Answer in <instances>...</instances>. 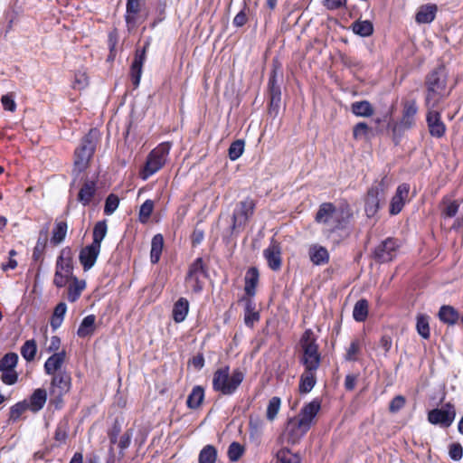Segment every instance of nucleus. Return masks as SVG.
<instances>
[{
  "label": "nucleus",
  "mask_w": 463,
  "mask_h": 463,
  "mask_svg": "<svg viewBox=\"0 0 463 463\" xmlns=\"http://www.w3.org/2000/svg\"><path fill=\"white\" fill-rule=\"evenodd\" d=\"M241 301L244 303V324L247 327L253 328L260 320V313L256 309V303L250 298L242 297Z\"/></svg>",
  "instance_id": "nucleus-24"
},
{
  "label": "nucleus",
  "mask_w": 463,
  "mask_h": 463,
  "mask_svg": "<svg viewBox=\"0 0 463 463\" xmlns=\"http://www.w3.org/2000/svg\"><path fill=\"white\" fill-rule=\"evenodd\" d=\"M438 317L443 324L448 326H454L460 319L458 310L449 305L441 306L439 310Z\"/></svg>",
  "instance_id": "nucleus-31"
},
{
  "label": "nucleus",
  "mask_w": 463,
  "mask_h": 463,
  "mask_svg": "<svg viewBox=\"0 0 463 463\" xmlns=\"http://www.w3.org/2000/svg\"><path fill=\"white\" fill-rule=\"evenodd\" d=\"M47 401V392L43 388H38L33 391L27 401L29 411L33 413L40 411Z\"/></svg>",
  "instance_id": "nucleus-27"
},
{
  "label": "nucleus",
  "mask_w": 463,
  "mask_h": 463,
  "mask_svg": "<svg viewBox=\"0 0 463 463\" xmlns=\"http://www.w3.org/2000/svg\"><path fill=\"white\" fill-rule=\"evenodd\" d=\"M1 381L6 385H13L18 381V373L14 369L0 370Z\"/></svg>",
  "instance_id": "nucleus-62"
},
{
  "label": "nucleus",
  "mask_w": 463,
  "mask_h": 463,
  "mask_svg": "<svg viewBox=\"0 0 463 463\" xmlns=\"http://www.w3.org/2000/svg\"><path fill=\"white\" fill-rule=\"evenodd\" d=\"M351 111L356 117L369 118L373 115L374 109L368 100L355 101L351 104Z\"/></svg>",
  "instance_id": "nucleus-37"
},
{
  "label": "nucleus",
  "mask_w": 463,
  "mask_h": 463,
  "mask_svg": "<svg viewBox=\"0 0 463 463\" xmlns=\"http://www.w3.org/2000/svg\"><path fill=\"white\" fill-rule=\"evenodd\" d=\"M371 128L365 122H359L353 128V137L354 139H360L363 137H367Z\"/></svg>",
  "instance_id": "nucleus-63"
},
{
  "label": "nucleus",
  "mask_w": 463,
  "mask_h": 463,
  "mask_svg": "<svg viewBox=\"0 0 463 463\" xmlns=\"http://www.w3.org/2000/svg\"><path fill=\"white\" fill-rule=\"evenodd\" d=\"M66 357L65 351L54 353L51 355L44 363V371L46 374L54 375L59 371H61V367L63 364Z\"/></svg>",
  "instance_id": "nucleus-29"
},
{
  "label": "nucleus",
  "mask_w": 463,
  "mask_h": 463,
  "mask_svg": "<svg viewBox=\"0 0 463 463\" xmlns=\"http://www.w3.org/2000/svg\"><path fill=\"white\" fill-rule=\"evenodd\" d=\"M402 247L401 241L395 237H387L380 241L372 251V259L379 264L394 260Z\"/></svg>",
  "instance_id": "nucleus-11"
},
{
  "label": "nucleus",
  "mask_w": 463,
  "mask_h": 463,
  "mask_svg": "<svg viewBox=\"0 0 463 463\" xmlns=\"http://www.w3.org/2000/svg\"><path fill=\"white\" fill-rule=\"evenodd\" d=\"M362 350V343L358 338H354L351 341L348 348L345 354V360L347 362L358 361V356Z\"/></svg>",
  "instance_id": "nucleus-51"
},
{
  "label": "nucleus",
  "mask_w": 463,
  "mask_h": 463,
  "mask_svg": "<svg viewBox=\"0 0 463 463\" xmlns=\"http://www.w3.org/2000/svg\"><path fill=\"white\" fill-rule=\"evenodd\" d=\"M309 430L308 426L300 425L297 418H290L286 429L287 442L291 445L298 443Z\"/></svg>",
  "instance_id": "nucleus-20"
},
{
  "label": "nucleus",
  "mask_w": 463,
  "mask_h": 463,
  "mask_svg": "<svg viewBox=\"0 0 463 463\" xmlns=\"http://www.w3.org/2000/svg\"><path fill=\"white\" fill-rule=\"evenodd\" d=\"M245 375L237 368L231 372L229 365L218 368L213 374V390L223 396L233 395L242 383Z\"/></svg>",
  "instance_id": "nucleus-3"
},
{
  "label": "nucleus",
  "mask_w": 463,
  "mask_h": 463,
  "mask_svg": "<svg viewBox=\"0 0 463 463\" xmlns=\"http://www.w3.org/2000/svg\"><path fill=\"white\" fill-rule=\"evenodd\" d=\"M154 210V202L152 200H146L139 210V221L143 223L146 222L151 216Z\"/></svg>",
  "instance_id": "nucleus-60"
},
{
  "label": "nucleus",
  "mask_w": 463,
  "mask_h": 463,
  "mask_svg": "<svg viewBox=\"0 0 463 463\" xmlns=\"http://www.w3.org/2000/svg\"><path fill=\"white\" fill-rule=\"evenodd\" d=\"M18 363V355L10 352L5 354L0 360V370L14 369Z\"/></svg>",
  "instance_id": "nucleus-58"
},
{
  "label": "nucleus",
  "mask_w": 463,
  "mask_h": 463,
  "mask_svg": "<svg viewBox=\"0 0 463 463\" xmlns=\"http://www.w3.org/2000/svg\"><path fill=\"white\" fill-rule=\"evenodd\" d=\"M101 247L90 243L83 247L79 254L80 263L85 271L90 269L96 263L100 253Z\"/></svg>",
  "instance_id": "nucleus-23"
},
{
  "label": "nucleus",
  "mask_w": 463,
  "mask_h": 463,
  "mask_svg": "<svg viewBox=\"0 0 463 463\" xmlns=\"http://www.w3.org/2000/svg\"><path fill=\"white\" fill-rule=\"evenodd\" d=\"M164 248V237L161 233L154 235L151 241L150 260L156 264L161 257Z\"/></svg>",
  "instance_id": "nucleus-39"
},
{
  "label": "nucleus",
  "mask_w": 463,
  "mask_h": 463,
  "mask_svg": "<svg viewBox=\"0 0 463 463\" xmlns=\"http://www.w3.org/2000/svg\"><path fill=\"white\" fill-rule=\"evenodd\" d=\"M255 202L251 198H246L240 203V211L232 215V229L237 226L245 225L250 217L253 215L255 210Z\"/></svg>",
  "instance_id": "nucleus-21"
},
{
  "label": "nucleus",
  "mask_w": 463,
  "mask_h": 463,
  "mask_svg": "<svg viewBox=\"0 0 463 463\" xmlns=\"http://www.w3.org/2000/svg\"><path fill=\"white\" fill-rule=\"evenodd\" d=\"M280 406L281 399L278 396H274L269 401L266 411V418L268 420L273 421L276 419L280 410Z\"/></svg>",
  "instance_id": "nucleus-54"
},
{
  "label": "nucleus",
  "mask_w": 463,
  "mask_h": 463,
  "mask_svg": "<svg viewBox=\"0 0 463 463\" xmlns=\"http://www.w3.org/2000/svg\"><path fill=\"white\" fill-rule=\"evenodd\" d=\"M86 288V281L83 279H79L77 277L73 278L69 282L68 290H67V298L71 303L77 301L82 291Z\"/></svg>",
  "instance_id": "nucleus-34"
},
{
  "label": "nucleus",
  "mask_w": 463,
  "mask_h": 463,
  "mask_svg": "<svg viewBox=\"0 0 463 463\" xmlns=\"http://www.w3.org/2000/svg\"><path fill=\"white\" fill-rule=\"evenodd\" d=\"M148 46L149 43H146L142 48H137L135 51L134 59L129 68V78L134 89L138 88L140 84Z\"/></svg>",
  "instance_id": "nucleus-16"
},
{
  "label": "nucleus",
  "mask_w": 463,
  "mask_h": 463,
  "mask_svg": "<svg viewBox=\"0 0 463 463\" xmlns=\"http://www.w3.org/2000/svg\"><path fill=\"white\" fill-rule=\"evenodd\" d=\"M208 278V265L202 257H198L189 264L184 283L192 293L199 294L203 291L204 280Z\"/></svg>",
  "instance_id": "nucleus-7"
},
{
  "label": "nucleus",
  "mask_w": 463,
  "mask_h": 463,
  "mask_svg": "<svg viewBox=\"0 0 463 463\" xmlns=\"http://www.w3.org/2000/svg\"><path fill=\"white\" fill-rule=\"evenodd\" d=\"M27 410V400L16 402L10 407L8 420L16 422Z\"/></svg>",
  "instance_id": "nucleus-53"
},
{
  "label": "nucleus",
  "mask_w": 463,
  "mask_h": 463,
  "mask_svg": "<svg viewBox=\"0 0 463 463\" xmlns=\"http://www.w3.org/2000/svg\"><path fill=\"white\" fill-rule=\"evenodd\" d=\"M354 220V211L346 200H342L338 205L331 202L322 203L314 216V221L328 228L331 233L345 231Z\"/></svg>",
  "instance_id": "nucleus-1"
},
{
  "label": "nucleus",
  "mask_w": 463,
  "mask_h": 463,
  "mask_svg": "<svg viewBox=\"0 0 463 463\" xmlns=\"http://www.w3.org/2000/svg\"><path fill=\"white\" fill-rule=\"evenodd\" d=\"M189 312V302L185 298H180L174 304L172 310V317L175 323L184 321Z\"/></svg>",
  "instance_id": "nucleus-35"
},
{
  "label": "nucleus",
  "mask_w": 463,
  "mask_h": 463,
  "mask_svg": "<svg viewBox=\"0 0 463 463\" xmlns=\"http://www.w3.org/2000/svg\"><path fill=\"white\" fill-rule=\"evenodd\" d=\"M67 231H68V225H67L66 222H63V221L56 222L54 224V227L52 229V236H51V240H50L51 243L53 246H57L59 244H61L66 237Z\"/></svg>",
  "instance_id": "nucleus-40"
},
{
  "label": "nucleus",
  "mask_w": 463,
  "mask_h": 463,
  "mask_svg": "<svg viewBox=\"0 0 463 463\" xmlns=\"http://www.w3.org/2000/svg\"><path fill=\"white\" fill-rule=\"evenodd\" d=\"M90 80L86 71H77L74 72V80L71 87L74 90H81L89 86Z\"/></svg>",
  "instance_id": "nucleus-56"
},
{
  "label": "nucleus",
  "mask_w": 463,
  "mask_h": 463,
  "mask_svg": "<svg viewBox=\"0 0 463 463\" xmlns=\"http://www.w3.org/2000/svg\"><path fill=\"white\" fill-rule=\"evenodd\" d=\"M244 151V141L237 139L233 141L228 149V156L232 161L237 160L242 155Z\"/></svg>",
  "instance_id": "nucleus-57"
},
{
  "label": "nucleus",
  "mask_w": 463,
  "mask_h": 463,
  "mask_svg": "<svg viewBox=\"0 0 463 463\" xmlns=\"http://www.w3.org/2000/svg\"><path fill=\"white\" fill-rule=\"evenodd\" d=\"M419 106L416 99H404L402 101V115L398 128L409 130L416 125Z\"/></svg>",
  "instance_id": "nucleus-14"
},
{
  "label": "nucleus",
  "mask_w": 463,
  "mask_h": 463,
  "mask_svg": "<svg viewBox=\"0 0 463 463\" xmlns=\"http://www.w3.org/2000/svg\"><path fill=\"white\" fill-rule=\"evenodd\" d=\"M353 32L362 37H368L373 33V25L372 22L368 20L355 21L352 24Z\"/></svg>",
  "instance_id": "nucleus-48"
},
{
  "label": "nucleus",
  "mask_w": 463,
  "mask_h": 463,
  "mask_svg": "<svg viewBox=\"0 0 463 463\" xmlns=\"http://www.w3.org/2000/svg\"><path fill=\"white\" fill-rule=\"evenodd\" d=\"M449 458L454 461H459L463 458V447L459 442L451 443L449 446Z\"/></svg>",
  "instance_id": "nucleus-64"
},
{
  "label": "nucleus",
  "mask_w": 463,
  "mask_h": 463,
  "mask_svg": "<svg viewBox=\"0 0 463 463\" xmlns=\"http://www.w3.org/2000/svg\"><path fill=\"white\" fill-rule=\"evenodd\" d=\"M119 197L115 194H109L106 200L104 205V214L111 215L119 205Z\"/></svg>",
  "instance_id": "nucleus-59"
},
{
  "label": "nucleus",
  "mask_w": 463,
  "mask_h": 463,
  "mask_svg": "<svg viewBox=\"0 0 463 463\" xmlns=\"http://www.w3.org/2000/svg\"><path fill=\"white\" fill-rule=\"evenodd\" d=\"M98 197V184L96 180L86 179L80 184L76 200L83 207L97 205L99 202Z\"/></svg>",
  "instance_id": "nucleus-15"
},
{
  "label": "nucleus",
  "mask_w": 463,
  "mask_h": 463,
  "mask_svg": "<svg viewBox=\"0 0 463 463\" xmlns=\"http://www.w3.org/2000/svg\"><path fill=\"white\" fill-rule=\"evenodd\" d=\"M416 330L425 340L430 337V317L425 314H418L416 317Z\"/></svg>",
  "instance_id": "nucleus-45"
},
{
  "label": "nucleus",
  "mask_w": 463,
  "mask_h": 463,
  "mask_svg": "<svg viewBox=\"0 0 463 463\" xmlns=\"http://www.w3.org/2000/svg\"><path fill=\"white\" fill-rule=\"evenodd\" d=\"M441 205V215L445 218H452L458 212L459 203L456 200H450L447 196L442 198Z\"/></svg>",
  "instance_id": "nucleus-44"
},
{
  "label": "nucleus",
  "mask_w": 463,
  "mask_h": 463,
  "mask_svg": "<svg viewBox=\"0 0 463 463\" xmlns=\"http://www.w3.org/2000/svg\"><path fill=\"white\" fill-rule=\"evenodd\" d=\"M438 7L434 4L422 5L415 14L418 24H430L436 17Z\"/></svg>",
  "instance_id": "nucleus-30"
},
{
  "label": "nucleus",
  "mask_w": 463,
  "mask_h": 463,
  "mask_svg": "<svg viewBox=\"0 0 463 463\" xmlns=\"http://www.w3.org/2000/svg\"><path fill=\"white\" fill-rule=\"evenodd\" d=\"M309 257L310 260L315 265L326 264L329 260V253L325 247L319 245H313L310 247Z\"/></svg>",
  "instance_id": "nucleus-36"
},
{
  "label": "nucleus",
  "mask_w": 463,
  "mask_h": 463,
  "mask_svg": "<svg viewBox=\"0 0 463 463\" xmlns=\"http://www.w3.org/2000/svg\"><path fill=\"white\" fill-rule=\"evenodd\" d=\"M217 449L213 445L204 446L198 456V463H216Z\"/></svg>",
  "instance_id": "nucleus-49"
},
{
  "label": "nucleus",
  "mask_w": 463,
  "mask_h": 463,
  "mask_svg": "<svg viewBox=\"0 0 463 463\" xmlns=\"http://www.w3.org/2000/svg\"><path fill=\"white\" fill-rule=\"evenodd\" d=\"M317 370L304 369L299 377L298 392L301 394H307L312 391L317 384Z\"/></svg>",
  "instance_id": "nucleus-26"
},
{
  "label": "nucleus",
  "mask_w": 463,
  "mask_h": 463,
  "mask_svg": "<svg viewBox=\"0 0 463 463\" xmlns=\"http://www.w3.org/2000/svg\"><path fill=\"white\" fill-rule=\"evenodd\" d=\"M301 457L298 453H293L287 448H282L276 453V463H301Z\"/></svg>",
  "instance_id": "nucleus-43"
},
{
  "label": "nucleus",
  "mask_w": 463,
  "mask_h": 463,
  "mask_svg": "<svg viewBox=\"0 0 463 463\" xmlns=\"http://www.w3.org/2000/svg\"><path fill=\"white\" fill-rule=\"evenodd\" d=\"M47 235L48 231H41L39 233V237L37 239L36 244L33 250V260L34 261H39L43 259V255L44 253L46 244H47Z\"/></svg>",
  "instance_id": "nucleus-46"
},
{
  "label": "nucleus",
  "mask_w": 463,
  "mask_h": 463,
  "mask_svg": "<svg viewBox=\"0 0 463 463\" xmlns=\"http://www.w3.org/2000/svg\"><path fill=\"white\" fill-rule=\"evenodd\" d=\"M456 415V407L449 402L443 404L441 408H435L429 411L427 420L432 425H439L443 429H447L452 425Z\"/></svg>",
  "instance_id": "nucleus-13"
},
{
  "label": "nucleus",
  "mask_w": 463,
  "mask_h": 463,
  "mask_svg": "<svg viewBox=\"0 0 463 463\" xmlns=\"http://www.w3.org/2000/svg\"><path fill=\"white\" fill-rule=\"evenodd\" d=\"M37 353V344L34 339L26 340L21 346V355L27 362L34 360Z\"/></svg>",
  "instance_id": "nucleus-50"
},
{
  "label": "nucleus",
  "mask_w": 463,
  "mask_h": 463,
  "mask_svg": "<svg viewBox=\"0 0 463 463\" xmlns=\"http://www.w3.org/2000/svg\"><path fill=\"white\" fill-rule=\"evenodd\" d=\"M448 75L446 69L440 65L430 71L425 77V107H439L449 95L447 90Z\"/></svg>",
  "instance_id": "nucleus-2"
},
{
  "label": "nucleus",
  "mask_w": 463,
  "mask_h": 463,
  "mask_svg": "<svg viewBox=\"0 0 463 463\" xmlns=\"http://www.w3.org/2000/svg\"><path fill=\"white\" fill-rule=\"evenodd\" d=\"M95 320H96V317L94 315H89L87 317H85L78 330H77V335L80 338H85L87 336H90L93 335V333L95 332Z\"/></svg>",
  "instance_id": "nucleus-38"
},
{
  "label": "nucleus",
  "mask_w": 463,
  "mask_h": 463,
  "mask_svg": "<svg viewBox=\"0 0 463 463\" xmlns=\"http://www.w3.org/2000/svg\"><path fill=\"white\" fill-rule=\"evenodd\" d=\"M263 257L271 270L279 271L282 266V249L280 242L272 239L269 245L263 250Z\"/></svg>",
  "instance_id": "nucleus-18"
},
{
  "label": "nucleus",
  "mask_w": 463,
  "mask_h": 463,
  "mask_svg": "<svg viewBox=\"0 0 463 463\" xmlns=\"http://www.w3.org/2000/svg\"><path fill=\"white\" fill-rule=\"evenodd\" d=\"M321 409V401L317 398L312 400L310 402L305 404L299 412V417L297 418L299 420L300 425H307L308 428H311L312 422L314 419L317 417V413Z\"/></svg>",
  "instance_id": "nucleus-22"
},
{
  "label": "nucleus",
  "mask_w": 463,
  "mask_h": 463,
  "mask_svg": "<svg viewBox=\"0 0 463 463\" xmlns=\"http://www.w3.org/2000/svg\"><path fill=\"white\" fill-rule=\"evenodd\" d=\"M170 149V142H162L153 148L147 155L145 165L139 170V177L146 181L161 170L166 163Z\"/></svg>",
  "instance_id": "nucleus-6"
},
{
  "label": "nucleus",
  "mask_w": 463,
  "mask_h": 463,
  "mask_svg": "<svg viewBox=\"0 0 463 463\" xmlns=\"http://www.w3.org/2000/svg\"><path fill=\"white\" fill-rule=\"evenodd\" d=\"M384 179L381 181H375L367 190L364 202V212L368 218L374 217L380 210V196L384 195Z\"/></svg>",
  "instance_id": "nucleus-12"
},
{
  "label": "nucleus",
  "mask_w": 463,
  "mask_h": 463,
  "mask_svg": "<svg viewBox=\"0 0 463 463\" xmlns=\"http://www.w3.org/2000/svg\"><path fill=\"white\" fill-rule=\"evenodd\" d=\"M338 58L344 67L349 70L362 69V61L354 56H351L345 52H339Z\"/></svg>",
  "instance_id": "nucleus-52"
},
{
  "label": "nucleus",
  "mask_w": 463,
  "mask_h": 463,
  "mask_svg": "<svg viewBox=\"0 0 463 463\" xmlns=\"http://www.w3.org/2000/svg\"><path fill=\"white\" fill-rule=\"evenodd\" d=\"M279 62L274 61L269 76L267 93L269 98L268 113L276 118L279 115L281 103V88L278 81V75L280 72Z\"/></svg>",
  "instance_id": "nucleus-10"
},
{
  "label": "nucleus",
  "mask_w": 463,
  "mask_h": 463,
  "mask_svg": "<svg viewBox=\"0 0 463 463\" xmlns=\"http://www.w3.org/2000/svg\"><path fill=\"white\" fill-rule=\"evenodd\" d=\"M299 364L304 369L318 370L322 363L319 345L311 328L306 329L299 339Z\"/></svg>",
  "instance_id": "nucleus-5"
},
{
  "label": "nucleus",
  "mask_w": 463,
  "mask_h": 463,
  "mask_svg": "<svg viewBox=\"0 0 463 463\" xmlns=\"http://www.w3.org/2000/svg\"><path fill=\"white\" fill-rule=\"evenodd\" d=\"M260 280V272L256 267H250L245 274L244 292L246 298H252L257 292V287Z\"/></svg>",
  "instance_id": "nucleus-25"
},
{
  "label": "nucleus",
  "mask_w": 463,
  "mask_h": 463,
  "mask_svg": "<svg viewBox=\"0 0 463 463\" xmlns=\"http://www.w3.org/2000/svg\"><path fill=\"white\" fill-rule=\"evenodd\" d=\"M204 397V388L201 385H195L187 397L186 406L191 410H197L202 406Z\"/></svg>",
  "instance_id": "nucleus-33"
},
{
  "label": "nucleus",
  "mask_w": 463,
  "mask_h": 463,
  "mask_svg": "<svg viewBox=\"0 0 463 463\" xmlns=\"http://www.w3.org/2000/svg\"><path fill=\"white\" fill-rule=\"evenodd\" d=\"M142 3L140 0H127L125 21L128 29L133 28L140 13Z\"/></svg>",
  "instance_id": "nucleus-28"
},
{
  "label": "nucleus",
  "mask_w": 463,
  "mask_h": 463,
  "mask_svg": "<svg viewBox=\"0 0 463 463\" xmlns=\"http://www.w3.org/2000/svg\"><path fill=\"white\" fill-rule=\"evenodd\" d=\"M71 388V377L66 371H59L52 375L50 384V405L55 410H61L64 404V396Z\"/></svg>",
  "instance_id": "nucleus-9"
},
{
  "label": "nucleus",
  "mask_w": 463,
  "mask_h": 463,
  "mask_svg": "<svg viewBox=\"0 0 463 463\" xmlns=\"http://www.w3.org/2000/svg\"><path fill=\"white\" fill-rule=\"evenodd\" d=\"M245 448L237 441L230 444L227 451L228 458L231 462H237L244 454Z\"/></svg>",
  "instance_id": "nucleus-55"
},
{
  "label": "nucleus",
  "mask_w": 463,
  "mask_h": 463,
  "mask_svg": "<svg viewBox=\"0 0 463 463\" xmlns=\"http://www.w3.org/2000/svg\"><path fill=\"white\" fill-rule=\"evenodd\" d=\"M66 311L67 306L64 302H60L56 305L50 319V325L52 330H56L61 326Z\"/></svg>",
  "instance_id": "nucleus-42"
},
{
  "label": "nucleus",
  "mask_w": 463,
  "mask_h": 463,
  "mask_svg": "<svg viewBox=\"0 0 463 463\" xmlns=\"http://www.w3.org/2000/svg\"><path fill=\"white\" fill-rule=\"evenodd\" d=\"M426 123L430 135L436 138H441L445 136L447 127L441 119V111L438 110L439 107H426Z\"/></svg>",
  "instance_id": "nucleus-17"
},
{
  "label": "nucleus",
  "mask_w": 463,
  "mask_h": 463,
  "mask_svg": "<svg viewBox=\"0 0 463 463\" xmlns=\"http://www.w3.org/2000/svg\"><path fill=\"white\" fill-rule=\"evenodd\" d=\"M410 189L411 186L407 183L398 185L390 202L389 213L391 215H397L402 211L405 203L409 202Z\"/></svg>",
  "instance_id": "nucleus-19"
},
{
  "label": "nucleus",
  "mask_w": 463,
  "mask_h": 463,
  "mask_svg": "<svg viewBox=\"0 0 463 463\" xmlns=\"http://www.w3.org/2000/svg\"><path fill=\"white\" fill-rule=\"evenodd\" d=\"M108 232L107 221L102 220L95 223L92 232V242L95 245L101 247V242L106 237Z\"/></svg>",
  "instance_id": "nucleus-47"
},
{
  "label": "nucleus",
  "mask_w": 463,
  "mask_h": 463,
  "mask_svg": "<svg viewBox=\"0 0 463 463\" xmlns=\"http://www.w3.org/2000/svg\"><path fill=\"white\" fill-rule=\"evenodd\" d=\"M121 432V421L117 418L115 419L111 428L108 430V437L110 445H115L118 442V435Z\"/></svg>",
  "instance_id": "nucleus-61"
},
{
  "label": "nucleus",
  "mask_w": 463,
  "mask_h": 463,
  "mask_svg": "<svg viewBox=\"0 0 463 463\" xmlns=\"http://www.w3.org/2000/svg\"><path fill=\"white\" fill-rule=\"evenodd\" d=\"M70 424L67 418H63L56 425L53 439L55 441L54 446L61 447L64 445L69 437Z\"/></svg>",
  "instance_id": "nucleus-32"
},
{
  "label": "nucleus",
  "mask_w": 463,
  "mask_h": 463,
  "mask_svg": "<svg viewBox=\"0 0 463 463\" xmlns=\"http://www.w3.org/2000/svg\"><path fill=\"white\" fill-rule=\"evenodd\" d=\"M73 278V253L70 247H65L56 260L53 285L59 288H63Z\"/></svg>",
  "instance_id": "nucleus-8"
},
{
  "label": "nucleus",
  "mask_w": 463,
  "mask_h": 463,
  "mask_svg": "<svg viewBox=\"0 0 463 463\" xmlns=\"http://www.w3.org/2000/svg\"><path fill=\"white\" fill-rule=\"evenodd\" d=\"M100 140V132L93 128L81 138L79 146L74 150L73 170L78 173L84 172L93 157L97 145Z\"/></svg>",
  "instance_id": "nucleus-4"
},
{
  "label": "nucleus",
  "mask_w": 463,
  "mask_h": 463,
  "mask_svg": "<svg viewBox=\"0 0 463 463\" xmlns=\"http://www.w3.org/2000/svg\"><path fill=\"white\" fill-rule=\"evenodd\" d=\"M369 303L367 299H359L353 309V317L356 322H364L368 317Z\"/></svg>",
  "instance_id": "nucleus-41"
}]
</instances>
